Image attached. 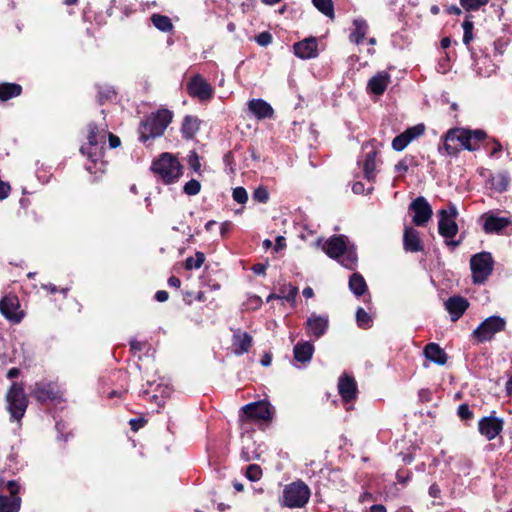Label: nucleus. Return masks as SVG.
Wrapping results in <instances>:
<instances>
[{
	"instance_id": "16",
	"label": "nucleus",
	"mask_w": 512,
	"mask_h": 512,
	"mask_svg": "<svg viewBox=\"0 0 512 512\" xmlns=\"http://www.w3.org/2000/svg\"><path fill=\"white\" fill-rule=\"evenodd\" d=\"M425 131L423 124H417L408 128L400 135L396 136L392 141V148L396 151L404 150L411 141L421 136Z\"/></svg>"
},
{
	"instance_id": "1",
	"label": "nucleus",
	"mask_w": 512,
	"mask_h": 512,
	"mask_svg": "<svg viewBox=\"0 0 512 512\" xmlns=\"http://www.w3.org/2000/svg\"><path fill=\"white\" fill-rule=\"evenodd\" d=\"M106 130L104 128L100 129L94 124L88 125V142L83 144L80 148V151L83 155H85L95 166V171H102L104 168V162L102 161L103 156V148L105 145L106 139ZM87 170L93 173V169L91 166H87Z\"/></svg>"
},
{
	"instance_id": "14",
	"label": "nucleus",
	"mask_w": 512,
	"mask_h": 512,
	"mask_svg": "<svg viewBox=\"0 0 512 512\" xmlns=\"http://www.w3.org/2000/svg\"><path fill=\"white\" fill-rule=\"evenodd\" d=\"M19 300L14 295H7L0 301V312L8 320L19 323L23 318V312L19 310Z\"/></svg>"
},
{
	"instance_id": "44",
	"label": "nucleus",
	"mask_w": 512,
	"mask_h": 512,
	"mask_svg": "<svg viewBox=\"0 0 512 512\" xmlns=\"http://www.w3.org/2000/svg\"><path fill=\"white\" fill-rule=\"evenodd\" d=\"M262 476L261 468L256 464H251L247 467L246 477L251 481H258Z\"/></svg>"
},
{
	"instance_id": "12",
	"label": "nucleus",
	"mask_w": 512,
	"mask_h": 512,
	"mask_svg": "<svg viewBox=\"0 0 512 512\" xmlns=\"http://www.w3.org/2000/svg\"><path fill=\"white\" fill-rule=\"evenodd\" d=\"M248 420L269 421L272 418V408L266 401L252 402L242 407Z\"/></svg>"
},
{
	"instance_id": "39",
	"label": "nucleus",
	"mask_w": 512,
	"mask_h": 512,
	"mask_svg": "<svg viewBox=\"0 0 512 512\" xmlns=\"http://www.w3.org/2000/svg\"><path fill=\"white\" fill-rule=\"evenodd\" d=\"M314 6L330 19L334 18V6L332 0H312Z\"/></svg>"
},
{
	"instance_id": "20",
	"label": "nucleus",
	"mask_w": 512,
	"mask_h": 512,
	"mask_svg": "<svg viewBox=\"0 0 512 512\" xmlns=\"http://www.w3.org/2000/svg\"><path fill=\"white\" fill-rule=\"evenodd\" d=\"M248 111L258 120L272 118L274 110L272 106L263 99H252L248 102Z\"/></svg>"
},
{
	"instance_id": "18",
	"label": "nucleus",
	"mask_w": 512,
	"mask_h": 512,
	"mask_svg": "<svg viewBox=\"0 0 512 512\" xmlns=\"http://www.w3.org/2000/svg\"><path fill=\"white\" fill-rule=\"evenodd\" d=\"M31 393L39 402L55 400L58 397V390L56 385L52 382L44 380L35 383Z\"/></svg>"
},
{
	"instance_id": "19",
	"label": "nucleus",
	"mask_w": 512,
	"mask_h": 512,
	"mask_svg": "<svg viewBox=\"0 0 512 512\" xmlns=\"http://www.w3.org/2000/svg\"><path fill=\"white\" fill-rule=\"evenodd\" d=\"M391 83V76L387 71H379L367 83V92L377 96L382 95Z\"/></svg>"
},
{
	"instance_id": "30",
	"label": "nucleus",
	"mask_w": 512,
	"mask_h": 512,
	"mask_svg": "<svg viewBox=\"0 0 512 512\" xmlns=\"http://www.w3.org/2000/svg\"><path fill=\"white\" fill-rule=\"evenodd\" d=\"M376 155L377 152L375 150H372L366 153L365 159L363 161L364 177L369 181H373L376 176Z\"/></svg>"
},
{
	"instance_id": "64",
	"label": "nucleus",
	"mask_w": 512,
	"mask_h": 512,
	"mask_svg": "<svg viewBox=\"0 0 512 512\" xmlns=\"http://www.w3.org/2000/svg\"><path fill=\"white\" fill-rule=\"evenodd\" d=\"M271 361H272V357L270 354L266 353L262 359H261V364L265 367L269 366L271 364Z\"/></svg>"
},
{
	"instance_id": "59",
	"label": "nucleus",
	"mask_w": 512,
	"mask_h": 512,
	"mask_svg": "<svg viewBox=\"0 0 512 512\" xmlns=\"http://www.w3.org/2000/svg\"><path fill=\"white\" fill-rule=\"evenodd\" d=\"M352 191L355 194H362L364 192V185L361 182H355L352 186Z\"/></svg>"
},
{
	"instance_id": "15",
	"label": "nucleus",
	"mask_w": 512,
	"mask_h": 512,
	"mask_svg": "<svg viewBox=\"0 0 512 512\" xmlns=\"http://www.w3.org/2000/svg\"><path fill=\"white\" fill-rule=\"evenodd\" d=\"M409 208L414 212L413 223L417 226H423L425 223H427L433 213L430 204L422 196L417 197L410 204Z\"/></svg>"
},
{
	"instance_id": "56",
	"label": "nucleus",
	"mask_w": 512,
	"mask_h": 512,
	"mask_svg": "<svg viewBox=\"0 0 512 512\" xmlns=\"http://www.w3.org/2000/svg\"><path fill=\"white\" fill-rule=\"evenodd\" d=\"M168 297H169L168 292L164 291V290H159L155 294V299L158 302H165L168 299Z\"/></svg>"
},
{
	"instance_id": "40",
	"label": "nucleus",
	"mask_w": 512,
	"mask_h": 512,
	"mask_svg": "<svg viewBox=\"0 0 512 512\" xmlns=\"http://www.w3.org/2000/svg\"><path fill=\"white\" fill-rule=\"evenodd\" d=\"M205 261V255L202 252H196L194 257H188L185 261L187 270L199 269Z\"/></svg>"
},
{
	"instance_id": "58",
	"label": "nucleus",
	"mask_w": 512,
	"mask_h": 512,
	"mask_svg": "<svg viewBox=\"0 0 512 512\" xmlns=\"http://www.w3.org/2000/svg\"><path fill=\"white\" fill-rule=\"evenodd\" d=\"M429 495L433 498H438L440 496V488L438 485L433 484L429 488Z\"/></svg>"
},
{
	"instance_id": "10",
	"label": "nucleus",
	"mask_w": 512,
	"mask_h": 512,
	"mask_svg": "<svg viewBox=\"0 0 512 512\" xmlns=\"http://www.w3.org/2000/svg\"><path fill=\"white\" fill-rule=\"evenodd\" d=\"M504 421L494 415L483 417L478 422V431L487 440H494L503 430Z\"/></svg>"
},
{
	"instance_id": "54",
	"label": "nucleus",
	"mask_w": 512,
	"mask_h": 512,
	"mask_svg": "<svg viewBox=\"0 0 512 512\" xmlns=\"http://www.w3.org/2000/svg\"><path fill=\"white\" fill-rule=\"evenodd\" d=\"M108 138L109 145L111 148H117L120 145V139L116 135L109 133Z\"/></svg>"
},
{
	"instance_id": "31",
	"label": "nucleus",
	"mask_w": 512,
	"mask_h": 512,
	"mask_svg": "<svg viewBox=\"0 0 512 512\" xmlns=\"http://www.w3.org/2000/svg\"><path fill=\"white\" fill-rule=\"evenodd\" d=\"M354 30L350 34V40L356 44H359L365 37L368 31V24L363 19H355L353 21Z\"/></svg>"
},
{
	"instance_id": "41",
	"label": "nucleus",
	"mask_w": 512,
	"mask_h": 512,
	"mask_svg": "<svg viewBox=\"0 0 512 512\" xmlns=\"http://www.w3.org/2000/svg\"><path fill=\"white\" fill-rule=\"evenodd\" d=\"M356 321L360 328L367 329L371 326V316L363 309L358 308L356 311Z\"/></svg>"
},
{
	"instance_id": "7",
	"label": "nucleus",
	"mask_w": 512,
	"mask_h": 512,
	"mask_svg": "<svg viewBox=\"0 0 512 512\" xmlns=\"http://www.w3.org/2000/svg\"><path fill=\"white\" fill-rule=\"evenodd\" d=\"M494 261L489 252H480L472 256L470 268L475 284L484 283L493 271Z\"/></svg>"
},
{
	"instance_id": "5",
	"label": "nucleus",
	"mask_w": 512,
	"mask_h": 512,
	"mask_svg": "<svg viewBox=\"0 0 512 512\" xmlns=\"http://www.w3.org/2000/svg\"><path fill=\"white\" fill-rule=\"evenodd\" d=\"M6 403L11 419L20 421L28 406V397L21 383H12L6 393Z\"/></svg>"
},
{
	"instance_id": "8",
	"label": "nucleus",
	"mask_w": 512,
	"mask_h": 512,
	"mask_svg": "<svg viewBox=\"0 0 512 512\" xmlns=\"http://www.w3.org/2000/svg\"><path fill=\"white\" fill-rule=\"evenodd\" d=\"M506 322L499 316H490L485 319L474 331L473 336L479 342L490 341L494 335L504 330Z\"/></svg>"
},
{
	"instance_id": "61",
	"label": "nucleus",
	"mask_w": 512,
	"mask_h": 512,
	"mask_svg": "<svg viewBox=\"0 0 512 512\" xmlns=\"http://www.w3.org/2000/svg\"><path fill=\"white\" fill-rule=\"evenodd\" d=\"M367 512H387L386 507L382 504H376L370 507Z\"/></svg>"
},
{
	"instance_id": "11",
	"label": "nucleus",
	"mask_w": 512,
	"mask_h": 512,
	"mask_svg": "<svg viewBox=\"0 0 512 512\" xmlns=\"http://www.w3.org/2000/svg\"><path fill=\"white\" fill-rule=\"evenodd\" d=\"M187 91L190 96L200 101H207L213 96L212 86L201 75H195L191 78L187 85Z\"/></svg>"
},
{
	"instance_id": "22",
	"label": "nucleus",
	"mask_w": 512,
	"mask_h": 512,
	"mask_svg": "<svg viewBox=\"0 0 512 512\" xmlns=\"http://www.w3.org/2000/svg\"><path fill=\"white\" fill-rule=\"evenodd\" d=\"M468 301L460 296L450 297L445 302V308L450 313L452 321L458 320L468 308Z\"/></svg>"
},
{
	"instance_id": "53",
	"label": "nucleus",
	"mask_w": 512,
	"mask_h": 512,
	"mask_svg": "<svg viewBox=\"0 0 512 512\" xmlns=\"http://www.w3.org/2000/svg\"><path fill=\"white\" fill-rule=\"evenodd\" d=\"M470 136L475 143L481 141L485 137V133L482 130L470 131Z\"/></svg>"
},
{
	"instance_id": "25",
	"label": "nucleus",
	"mask_w": 512,
	"mask_h": 512,
	"mask_svg": "<svg viewBox=\"0 0 512 512\" xmlns=\"http://www.w3.org/2000/svg\"><path fill=\"white\" fill-rule=\"evenodd\" d=\"M253 338L247 332L237 331L233 335L232 346L236 355H242L249 351L252 346Z\"/></svg>"
},
{
	"instance_id": "26",
	"label": "nucleus",
	"mask_w": 512,
	"mask_h": 512,
	"mask_svg": "<svg viewBox=\"0 0 512 512\" xmlns=\"http://www.w3.org/2000/svg\"><path fill=\"white\" fill-rule=\"evenodd\" d=\"M338 389L344 401L348 402L355 398L357 388L353 378L349 376H342L339 379Z\"/></svg>"
},
{
	"instance_id": "32",
	"label": "nucleus",
	"mask_w": 512,
	"mask_h": 512,
	"mask_svg": "<svg viewBox=\"0 0 512 512\" xmlns=\"http://www.w3.org/2000/svg\"><path fill=\"white\" fill-rule=\"evenodd\" d=\"M22 87L15 83L0 84V100L7 101L21 94Z\"/></svg>"
},
{
	"instance_id": "17",
	"label": "nucleus",
	"mask_w": 512,
	"mask_h": 512,
	"mask_svg": "<svg viewBox=\"0 0 512 512\" xmlns=\"http://www.w3.org/2000/svg\"><path fill=\"white\" fill-rule=\"evenodd\" d=\"M10 496H0V512H18L21 506V498L17 495L19 487L14 481L7 483Z\"/></svg>"
},
{
	"instance_id": "63",
	"label": "nucleus",
	"mask_w": 512,
	"mask_h": 512,
	"mask_svg": "<svg viewBox=\"0 0 512 512\" xmlns=\"http://www.w3.org/2000/svg\"><path fill=\"white\" fill-rule=\"evenodd\" d=\"M20 374V370L18 368H11L8 372H7V377L9 379H13V378H16L18 377Z\"/></svg>"
},
{
	"instance_id": "34",
	"label": "nucleus",
	"mask_w": 512,
	"mask_h": 512,
	"mask_svg": "<svg viewBox=\"0 0 512 512\" xmlns=\"http://www.w3.org/2000/svg\"><path fill=\"white\" fill-rule=\"evenodd\" d=\"M199 129V121L192 116H186L182 124L183 136L187 139L193 138Z\"/></svg>"
},
{
	"instance_id": "48",
	"label": "nucleus",
	"mask_w": 512,
	"mask_h": 512,
	"mask_svg": "<svg viewBox=\"0 0 512 512\" xmlns=\"http://www.w3.org/2000/svg\"><path fill=\"white\" fill-rule=\"evenodd\" d=\"M188 164H189L190 168L193 169L195 172H199L201 164H200L199 156L197 155L196 152H194V151L190 152V154L188 156Z\"/></svg>"
},
{
	"instance_id": "6",
	"label": "nucleus",
	"mask_w": 512,
	"mask_h": 512,
	"mask_svg": "<svg viewBox=\"0 0 512 512\" xmlns=\"http://www.w3.org/2000/svg\"><path fill=\"white\" fill-rule=\"evenodd\" d=\"M310 489L303 482H293L283 491L282 505L289 508L303 507L309 500Z\"/></svg>"
},
{
	"instance_id": "2",
	"label": "nucleus",
	"mask_w": 512,
	"mask_h": 512,
	"mask_svg": "<svg viewBox=\"0 0 512 512\" xmlns=\"http://www.w3.org/2000/svg\"><path fill=\"white\" fill-rule=\"evenodd\" d=\"M323 250L331 258L339 259V263L347 268L354 269L357 263V254L354 246L348 245L347 239L343 235L329 238Z\"/></svg>"
},
{
	"instance_id": "57",
	"label": "nucleus",
	"mask_w": 512,
	"mask_h": 512,
	"mask_svg": "<svg viewBox=\"0 0 512 512\" xmlns=\"http://www.w3.org/2000/svg\"><path fill=\"white\" fill-rule=\"evenodd\" d=\"M267 269V265L266 264H262V263H258L256 265L253 266L252 270L255 274H265V271Z\"/></svg>"
},
{
	"instance_id": "38",
	"label": "nucleus",
	"mask_w": 512,
	"mask_h": 512,
	"mask_svg": "<svg viewBox=\"0 0 512 512\" xmlns=\"http://www.w3.org/2000/svg\"><path fill=\"white\" fill-rule=\"evenodd\" d=\"M151 21L153 25L162 32H168L173 28L170 18L165 15L153 14L151 16Z\"/></svg>"
},
{
	"instance_id": "9",
	"label": "nucleus",
	"mask_w": 512,
	"mask_h": 512,
	"mask_svg": "<svg viewBox=\"0 0 512 512\" xmlns=\"http://www.w3.org/2000/svg\"><path fill=\"white\" fill-rule=\"evenodd\" d=\"M440 219L438 223L439 234L446 239L453 238L458 232L456 224L457 209L451 206L449 210H441L439 213Z\"/></svg>"
},
{
	"instance_id": "49",
	"label": "nucleus",
	"mask_w": 512,
	"mask_h": 512,
	"mask_svg": "<svg viewBox=\"0 0 512 512\" xmlns=\"http://www.w3.org/2000/svg\"><path fill=\"white\" fill-rule=\"evenodd\" d=\"M458 416L462 420H468L473 417V413L467 404H462L458 407Z\"/></svg>"
},
{
	"instance_id": "28",
	"label": "nucleus",
	"mask_w": 512,
	"mask_h": 512,
	"mask_svg": "<svg viewBox=\"0 0 512 512\" xmlns=\"http://www.w3.org/2000/svg\"><path fill=\"white\" fill-rule=\"evenodd\" d=\"M314 346L310 342H300L294 346L293 353L296 361L309 363L312 359Z\"/></svg>"
},
{
	"instance_id": "62",
	"label": "nucleus",
	"mask_w": 512,
	"mask_h": 512,
	"mask_svg": "<svg viewBox=\"0 0 512 512\" xmlns=\"http://www.w3.org/2000/svg\"><path fill=\"white\" fill-rule=\"evenodd\" d=\"M461 12H462L461 9L458 6H456V5H452V6L447 7V13L448 14L460 15Z\"/></svg>"
},
{
	"instance_id": "23",
	"label": "nucleus",
	"mask_w": 512,
	"mask_h": 512,
	"mask_svg": "<svg viewBox=\"0 0 512 512\" xmlns=\"http://www.w3.org/2000/svg\"><path fill=\"white\" fill-rule=\"evenodd\" d=\"M403 244L404 249L409 252H419L423 250L418 231L411 227H406L404 230Z\"/></svg>"
},
{
	"instance_id": "3",
	"label": "nucleus",
	"mask_w": 512,
	"mask_h": 512,
	"mask_svg": "<svg viewBox=\"0 0 512 512\" xmlns=\"http://www.w3.org/2000/svg\"><path fill=\"white\" fill-rule=\"evenodd\" d=\"M172 120V113L167 109H160L149 115L140 125V140L161 136Z\"/></svg>"
},
{
	"instance_id": "51",
	"label": "nucleus",
	"mask_w": 512,
	"mask_h": 512,
	"mask_svg": "<svg viewBox=\"0 0 512 512\" xmlns=\"http://www.w3.org/2000/svg\"><path fill=\"white\" fill-rule=\"evenodd\" d=\"M272 41V36L268 32H262L256 37V42L261 46H267Z\"/></svg>"
},
{
	"instance_id": "29",
	"label": "nucleus",
	"mask_w": 512,
	"mask_h": 512,
	"mask_svg": "<svg viewBox=\"0 0 512 512\" xmlns=\"http://www.w3.org/2000/svg\"><path fill=\"white\" fill-rule=\"evenodd\" d=\"M424 354L427 359L438 365H444L447 361L446 353L436 343L428 344L424 349Z\"/></svg>"
},
{
	"instance_id": "50",
	"label": "nucleus",
	"mask_w": 512,
	"mask_h": 512,
	"mask_svg": "<svg viewBox=\"0 0 512 512\" xmlns=\"http://www.w3.org/2000/svg\"><path fill=\"white\" fill-rule=\"evenodd\" d=\"M409 169V160L408 158H403L395 165V171L400 175H404Z\"/></svg>"
},
{
	"instance_id": "33",
	"label": "nucleus",
	"mask_w": 512,
	"mask_h": 512,
	"mask_svg": "<svg viewBox=\"0 0 512 512\" xmlns=\"http://www.w3.org/2000/svg\"><path fill=\"white\" fill-rule=\"evenodd\" d=\"M457 131L449 130L445 136L443 149L448 155H455L461 148L457 143Z\"/></svg>"
},
{
	"instance_id": "4",
	"label": "nucleus",
	"mask_w": 512,
	"mask_h": 512,
	"mask_svg": "<svg viewBox=\"0 0 512 512\" xmlns=\"http://www.w3.org/2000/svg\"><path fill=\"white\" fill-rule=\"evenodd\" d=\"M152 171L158 175L165 184H170L182 175V166L172 154L163 153L151 166Z\"/></svg>"
},
{
	"instance_id": "36",
	"label": "nucleus",
	"mask_w": 512,
	"mask_h": 512,
	"mask_svg": "<svg viewBox=\"0 0 512 512\" xmlns=\"http://www.w3.org/2000/svg\"><path fill=\"white\" fill-rule=\"evenodd\" d=\"M454 131H457V143H459L460 148H465L469 151L476 150L475 142L472 140L470 136L469 130H462V129H454Z\"/></svg>"
},
{
	"instance_id": "45",
	"label": "nucleus",
	"mask_w": 512,
	"mask_h": 512,
	"mask_svg": "<svg viewBox=\"0 0 512 512\" xmlns=\"http://www.w3.org/2000/svg\"><path fill=\"white\" fill-rule=\"evenodd\" d=\"M200 189H201V185H200L199 181H197L195 179L188 181L184 185V192L190 196L197 195L200 192Z\"/></svg>"
},
{
	"instance_id": "21",
	"label": "nucleus",
	"mask_w": 512,
	"mask_h": 512,
	"mask_svg": "<svg viewBox=\"0 0 512 512\" xmlns=\"http://www.w3.org/2000/svg\"><path fill=\"white\" fill-rule=\"evenodd\" d=\"M294 53L301 59H310L317 56V41L315 38H307L294 44Z\"/></svg>"
},
{
	"instance_id": "27",
	"label": "nucleus",
	"mask_w": 512,
	"mask_h": 512,
	"mask_svg": "<svg viewBox=\"0 0 512 512\" xmlns=\"http://www.w3.org/2000/svg\"><path fill=\"white\" fill-rule=\"evenodd\" d=\"M487 188L501 193L507 190L509 185V176L507 173L500 172L492 174L486 182Z\"/></svg>"
},
{
	"instance_id": "47",
	"label": "nucleus",
	"mask_w": 512,
	"mask_h": 512,
	"mask_svg": "<svg viewBox=\"0 0 512 512\" xmlns=\"http://www.w3.org/2000/svg\"><path fill=\"white\" fill-rule=\"evenodd\" d=\"M253 198L260 203H266L269 199V194L264 187H258L253 193Z\"/></svg>"
},
{
	"instance_id": "37",
	"label": "nucleus",
	"mask_w": 512,
	"mask_h": 512,
	"mask_svg": "<svg viewBox=\"0 0 512 512\" xmlns=\"http://www.w3.org/2000/svg\"><path fill=\"white\" fill-rule=\"evenodd\" d=\"M298 294V288L295 286H292L291 284H284L280 289L279 295H273L271 294L268 297V301L272 298H279V299H285L288 302H295V298Z\"/></svg>"
},
{
	"instance_id": "52",
	"label": "nucleus",
	"mask_w": 512,
	"mask_h": 512,
	"mask_svg": "<svg viewBox=\"0 0 512 512\" xmlns=\"http://www.w3.org/2000/svg\"><path fill=\"white\" fill-rule=\"evenodd\" d=\"M10 192V185L0 179V200L8 197Z\"/></svg>"
},
{
	"instance_id": "55",
	"label": "nucleus",
	"mask_w": 512,
	"mask_h": 512,
	"mask_svg": "<svg viewBox=\"0 0 512 512\" xmlns=\"http://www.w3.org/2000/svg\"><path fill=\"white\" fill-rule=\"evenodd\" d=\"M286 246V242H285V238L283 236H278L276 238V244H275V247H274V250L276 252L282 250L283 248H285Z\"/></svg>"
},
{
	"instance_id": "24",
	"label": "nucleus",
	"mask_w": 512,
	"mask_h": 512,
	"mask_svg": "<svg viewBox=\"0 0 512 512\" xmlns=\"http://www.w3.org/2000/svg\"><path fill=\"white\" fill-rule=\"evenodd\" d=\"M511 221L508 217H498L495 215H487L484 223L486 233H500L510 225Z\"/></svg>"
},
{
	"instance_id": "35",
	"label": "nucleus",
	"mask_w": 512,
	"mask_h": 512,
	"mask_svg": "<svg viewBox=\"0 0 512 512\" xmlns=\"http://www.w3.org/2000/svg\"><path fill=\"white\" fill-rule=\"evenodd\" d=\"M349 288L356 296H360L366 292L367 285L364 278L360 274L354 273L350 277Z\"/></svg>"
},
{
	"instance_id": "42",
	"label": "nucleus",
	"mask_w": 512,
	"mask_h": 512,
	"mask_svg": "<svg viewBox=\"0 0 512 512\" xmlns=\"http://www.w3.org/2000/svg\"><path fill=\"white\" fill-rule=\"evenodd\" d=\"M471 16H466L462 24L464 30L463 43L468 46L473 39V22L470 20Z\"/></svg>"
},
{
	"instance_id": "46",
	"label": "nucleus",
	"mask_w": 512,
	"mask_h": 512,
	"mask_svg": "<svg viewBox=\"0 0 512 512\" xmlns=\"http://www.w3.org/2000/svg\"><path fill=\"white\" fill-rule=\"evenodd\" d=\"M233 199L240 204H244L248 200V194L243 187H236L233 190Z\"/></svg>"
},
{
	"instance_id": "60",
	"label": "nucleus",
	"mask_w": 512,
	"mask_h": 512,
	"mask_svg": "<svg viewBox=\"0 0 512 512\" xmlns=\"http://www.w3.org/2000/svg\"><path fill=\"white\" fill-rule=\"evenodd\" d=\"M168 284L171 286V287H175V288H179L180 285H181V281L179 278L175 277V276H171L169 279H168Z\"/></svg>"
},
{
	"instance_id": "43",
	"label": "nucleus",
	"mask_w": 512,
	"mask_h": 512,
	"mask_svg": "<svg viewBox=\"0 0 512 512\" xmlns=\"http://www.w3.org/2000/svg\"><path fill=\"white\" fill-rule=\"evenodd\" d=\"M488 2L489 0H460L462 8L466 11H476Z\"/></svg>"
},
{
	"instance_id": "13",
	"label": "nucleus",
	"mask_w": 512,
	"mask_h": 512,
	"mask_svg": "<svg viewBox=\"0 0 512 512\" xmlns=\"http://www.w3.org/2000/svg\"><path fill=\"white\" fill-rule=\"evenodd\" d=\"M308 336L321 338L328 330L329 318L327 315L311 313L305 323Z\"/></svg>"
}]
</instances>
